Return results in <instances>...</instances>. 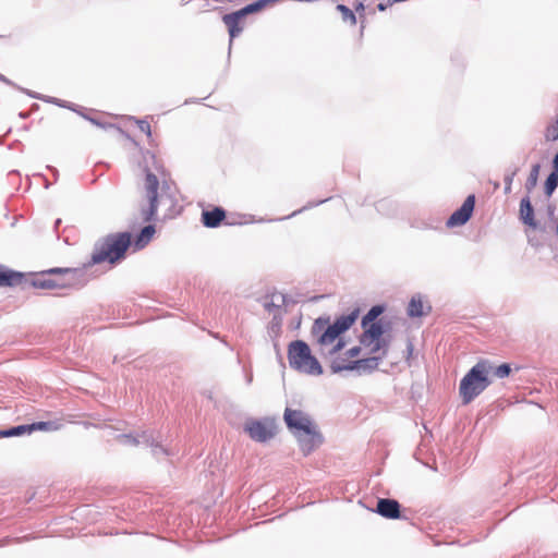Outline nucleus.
Instances as JSON below:
<instances>
[{
  "label": "nucleus",
  "mask_w": 558,
  "mask_h": 558,
  "mask_svg": "<svg viewBox=\"0 0 558 558\" xmlns=\"http://www.w3.org/2000/svg\"><path fill=\"white\" fill-rule=\"evenodd\" d=\"M132 243V236L129 232L110 234L96 243L87 266L101 263L111 265L123 259L128 248Z\"/></svg>",
  "instance_id": "obj_3"
},
{
  "label": "nucleus",
  "mask_w": 558,
  "mask_h": 558,
  "mask_svg": "<svg viewBox=\"0 0 558 558\" xmlns=\"http://www.w3.org/2000/svg\"><path fill=\"white\" fill-rule=\"evenodd\" d=\"M294 437L298 439L300 448L305 456L318 448L324 441L317 425L310 428L308 432H294Z\"/></svg>",
  "instance_id": "obj_11"
},
{
  "label": "nucleus",
  "mask_w": 558,
  "mask_h": 558,
  "mask_svg": "<svg viewBox=\"0 0 558 558\" xmlns=\"http://www.w3.org/2000/svg\"><path fill=\"white\" fill-rule=\"evenodd\" d=\"M520 218L525 225L530 227L536 226L534 219V209L529 197H524L520 202Z\"/></svg>",
  "instance_id": "obj_17"
},
{
  "label": "nucleus",
  "mask_w": 558,
  "mask_h": 558,
  "mask_svg": "<svg viewBox=\"0 0 558 558\" xmlns=\"http://www.w3.org/2000/svg\"><path fill=\"white\" fill-rule=\"evenodd\" d=\"M539 169H541V166L537 163L532 167L530 174L527 177L526 183H525L527 191H531L536 186L537 180H538V174H539Z\"/></svg>",
  "instance_id": "obj_23"
},
{
  "label": "nucleus",
  "mask_w": 558,
  "mask_h": 558,
  "mask_svg": "<svg viewBox=\"0 0 558 558\" xmlns=\"http://www.w3.org/2000/svg\"><path fill=\"white\" fill-rule=\"evenodd\" d=\"M558 186V171H554L549 174L545 182V193L550 196Z\"/></svg>",
  "instance_id": "obj_24"
},
{
  "label": "nucleus",
  "mask_w": 558,
  "mask_h": 558,
  "mask_svg": "<svg viewBox=\"0 0 558 558\" xmlns=\"http://www.w3.org/2000/svg\"><path fill=\"white\" fill-rule=\"evenodd\" d=\"M23 275L0 265V287H13L22 282Z\"/></svg>",
  "instance_id": "obj_15"
},
{
  "label": "nucleus",
  "mask_w": 558,
  "mask_h": 558,
  "mask_svg": "<svg viewBox=\"0 0 558 558\" xmlns=\"http://www.w3.org/2000/svg\"><path fill=\"white\" fill-rule=\"evenodd\" d=\"M377 513L387 519H399L400 504L395 499L381 498L377 502Z\"/></svg>",
  "instance_id": "obj_13"
},
{
  "label": "nucleus",
  "mask_w": 558,
  "mask_h": 558,
  "mask_svg": "<svg viewBox=\"0 0 558 558\" xmlns=\"http://www.w3.org/2000/svg\"><path fill=\"white\" fill-rule=\"evenodd\" d=\"M554 167H555L556 171H558V153L556 154V156L554 158Z\"/></svg>",
  "instance_id": "obj_31"
},
{
  "label": "nucleus",
  "mask_w": 558,
  "mask_h": 558,
  "mask_svg": "<svg viewBox=\"0 0 558 558\" xmlns=\"http://www.w3.org/2000/svg\"><path fill=\"white\" fill-rule=\"evenodd\" d=\"M31 286L35 289L56 290L58 284L52 283V277L48 270L40 271L31 281Z\"/></svg>",
  "instance_id": "obj_16"
},
{
  "label": "nucleus",
  "mask_w": 558,
  "mask_h": 558,
  "mask_svg": "<svg viewBox=\"0 0 558 558\" xmlns=\"http://www.w3.org/2000/svg\"><path fill=\"white\" fill-rule=\"evenodd\" d=\"M544 136L547 142H554L558 140V114L555 122L547 125Z\"/></svg>",
  "instance_id": "obj_25"
},
{
  "label": "nucleus",
  "mask_w": 558,
  "mask_h": 558,
  "mask_svg": "<svg viewBox=\"0 0 558 558\" xmlns=\"http://www.w3.org/2000/svg\"><path fill=\"white\" fill-rule=\"evenodd\" d=\"M151 158L154 159L155 170L157 171V173L159 175H161V177H166L167 175V171H166L165 166L162 165V162L156 160L155 155H151Z\"/></svg>",
  "instance_id": "obj_28"
},
{
  "label": "nucleus",
  "mask_w": 558,
  "mask_h": 558,
  "mask_svg": "<svg viewBox=\"0 0 558 558\" xmlns=\"http://www.w3.org/2000/svg\"><path fill=\"white\" fill-rule=\"evenodd\" d=\"M155 233V228L153 226H146L141 231L140 235L135 241L136 248H143L148 242L151 240Z\"/></svg>",
  "instance_id": "obj_19"
},
{
  "label": "nucleus",
  "mask_w": 558,
  "mask_h": 558,
  "mask_svg": "<svg viewBox=\"0 0 558 558\" xmlns=\"http://www.w3.org/2000/svg\"><path fill=\"white\" fill-rule=\"evenodd\" d=\"M117 440L124 446H137L138 440L132 435H119Z\"/></svg>",
  "instance_id": "obj_27"
},
{
  "label": "nucleus",
  "mask_w": 558,
  "mask_h": 558,
  "mask_svg": "<svg viewBox=\"0 0 558 558\" xmlns=\"http://www.w3.org/2000/svg\"><path fill=\"white\" fill-rule=\"evenodd\" d=\"M511 373V368H510V365L507 364V363H504L499 366H493V371L490 372V374H493L494 376L498 377V378H505V377H508Z\"/></svg>",
  "instance_id": "obj_26"
},
{
  "label": "nucleus",
  "mask_w": 558,
  "mask_h": 558,
  "mask_svg": "<svg viewBox=\"0 0 558 558\" xmlns=\"http://www.w3.org/2000/svg\"><path fill=\"white\" fill-rule=\"evenodd\" d=\"M226 218V211L220 207L202 213V222L207 228L218 227Z\"/></svg>",
  "instance_id": "obj_14"
},
{
  "label": "nucleus",
  "mask_w": 558,
  "mask_h": 558,
  "mask_svg": "<svg viewBox=\"0 0 558 558\" xmlns=\"http://www.w3.org/2000/svg\"><path fill=\"white\" fill-rule=\"evenodd\" d=\"M511 181H512V179H511V178H509V179L507 180V185H506V190H507V191H508V190H510Z\"/></svg>",
  "instance_id": "obj_32"
},
{
  "label": "nucleus",
  "mask_w": 558,
  "mask_h": 558,
  "mask_svg": "<svg viewBox=\"0 0 558 558\" xmlns=\"http://www.w3.org/2000/svg\"><path fill=\"white\" fill-rule=\"evenodd\" d=\"M359 308L348 315L338 317L333 323L330 317H318L314 320L311 333L315 339L319 354L325 359L333 373L350 371L351 360L347 356L344 333L359 318Z\"/></svg>",
  "instance_id": "obj_2"
},
{
  "label": "nucleus",
  "mask_w": 558,
  "mask_h": 558,
  "mask_svg": "<svg viewBox=\"0 0 558 558\" xmlns=\"http://www.w3.org/2000/svg\"><path fill=\"white\" fill-rule=\"evenodd\" d=\"M24 433H32L31 424L29 425H20V426L12 427V428L7 429V430H1L0 432V438L12 437V436H20V435H22Z\"/></svg>",
  "instance_id": "obj_21"
},
{
  "label": "nucleus",
  "mask_w": 558,
  "mask_h": 558,
  "mask_svg": "<svg viewBox=\"0 0 558 558\" xmlns=\"http://www.w3.org/2000/svg\"><path fill=\"white\" fill-rule=\"evenodd\" d=\"M267 7V0H259L247 4L239 11L223 15L222 21L228 28L231 40L243 31V21L246 15L258 12Z\"/></svg>",
  "instance_id": "obj_7"
},
{
  "label": "nucleus",
  "mask_w": 558,
  "mask_h": 558,
  "mask_svg": "<svg viewBox=\"0 0 558 558\" xmlns=\"http://www.w3.org/2000/svg\"><path fill=\"white\" fill-rule=\"evenodd\" d=\"M61 427V424L57 422H36L31 424L32 432L35 430H45V432H51V430H58Z\"/></svg>",
  "instance_id": "obj_20"
},
{
  "label": "nucleus",
  "mask_w": 558,
  "mask_h": 558,
  "mask_svg": "<svg viewBox=\"0 0 558 558\" xmlns=\"http://www.w3.org/2000/svg\"><path fill=\"white\" fill-rule=\"evenodd\" d=\"M384 313V306L375 305L362 318V333L359 344L347 350V356L351 360L350 371L372 372L376 369L389 350L390 337L378 319Z\"/></svg>",
  "instance_id": "obj_1"
},
{
  "label": "nucleus",
  "mask_w": 558,
  "mask_h": 558,
  "mask_svg": "<svg viewBox=\"0 0 558 558\" xmlns=\"http://www.w3.org/2000/svg\"><path fill=\"white\" fill-rule=\"evenodd\" d=\"M493 364L488 360H480L461 379L459 393L463 404H469L480 396L492 383L489 379Z\"/></svg>",
  "instance_id": "obj_4"
},
{
  "label": "nucleus",
  "mask_w": 558,
  "mask_h": 558,
  "mask_svg": "<svg viewBox=\"0 0 558 558\" xmlns=\"http://www.w3.org/2000/svg\"><path fill=\"white\" fill-rule=\"evenodd\" d=\"M474 207L475 196L469 195L463 202L462 206L449 217L446 222L447 227L452 228L465 225L470 220Z\"/></svg>",
  "instance_id": "obj_12"
},
{
  "label": "nucleus",
  "mask_w": 558,
  "mask_h": 558,
  "mask_svg": "<svg viewBox=\"0 0 558 558\" xmlns=\"http://www.w3.org/2000/svg\"><path fill=\"white\" fill-rule=\"evenodd\" d=\"M244 430L257 442H266L277 434L278 426L275 418L264 417L262 420H248Z\"/></svg>",
  "instance_id": "obj_8"
},
{
  "label": "nucleus",
  "mask_w": 558,
  "mask_h": 558,
  "mask_svg": "<svg viewBox=\"0 0 558 558\" xmlns=\"http://www.w3.org/2000/svg\"><path fill=\"white\" fill-rule=\"evenodd\" d=\"M288 360L292 368L308 375L323 374V367L310 345L302 340L292 341L288 347Z\"/></svg>",
  "instance_id": "obj_5"
},
{
  "label": "nucleus",
  "mask_w": 558,
  "mask_h": 558,
  "mask_svg": "<svg viewBox=\"0 0 558 558\" xmlns=\"http://www.w3.org/2000/svg\"><path fill=\"white\" fill-rule=\"evenodd\" d=\"M354 9H355V12H357L361 16H363V12L365 10V7H364L363 2H357L355 4Z\"/></svg>",
  "instance_id": "obj_30"
},
{
  "label": "nucleus",
  "mask_w": 558,
  "mask_h": 558,
  "mask_svg": "<svg viewBox=\"0 0 558 558\" xmlns=\"http://www.w3.org/2000/svg\"><path fill=\"white\" fill-rule=\"evenodd\" d=\"M283 418L293 435L294 432H308L310 428L316 426L313 420L301 410L287 408L284 410Z\"/></svg>",
  "instance_id": "obj_10"
},
{
  "label": "nucleus",
  "mask_w": 558,
  "mask_h": 558,
  "mask_svg": "<svg viewBox=\"0 0 558 558\" xmlns=\"http://www.w3.org/2000/svg\"><path fill=\"white\" fill-rule=\"evenodd\" d=\"M425 314L424 304L421 298H412L408 306V315L410 317H421Z\"/></svg>",
  "instance_id": "obj_18"
},
{
  "label": "nucleus",
  "mask_w": 558,
  "mask_h": 558,
  "mask_svg": "<svg viewBox=\"0 0 558 558\" xmlns=\"http://www.w3.org/2000/svg\"><path fill=\"white\" fill-rule=\"evenodd\" d=\"M159 180L149 169L145 170L144 197L140 202V219L144 222L150 221L158 208Z\"/></svg>",
  "instance_id": "obj_6"
},
{
  "label": "nucleus",
  "mask_w": 558,
  "mask_h": 558,
  "mask_svg": "<svg viewBox=\"0 0 558 558\" xmlns=\"http://www.w3.org/2000/svg\"><path fill=\"white\" fill-rule=\"evenodd\" d=\"M49 272L56 290L80 287L84 283V272L78 268H51Z\"/></svg>",
  "instance_id": "obj_9"
},
{
  "label": "nucleus",
  "mask_w": 558,
  "mask_h": 558,
  "mask_svg": "<svg viewBox=\"0 0 558 558\" xmlns=\"http://www.w3.org/2000/svg\"><path fill=\"white\" fill-rule=\"evenodd\" d=\"M337 10L341 13L342 20L349 22L352 26L356 25V16L354 12L344 4H338Z\"/></svg>",
  "instance_id": "obj_22"
},
{
  "label": "nucleus",
  "mask_w": 558,
  "mask_h": 558,
  "mask_svg": "<svg viewBox=\"0 0 558 558\" xmlns=\"http://www.w3.org/2000/svg\"><path fill=\"white\" fill-rule=\"evenodd\" d=\"M138 129L144 132L147 136L151 135V128L147 121H140Z\"/></svg>",
  "instance_id": "obj_29"
}]
</instances>
